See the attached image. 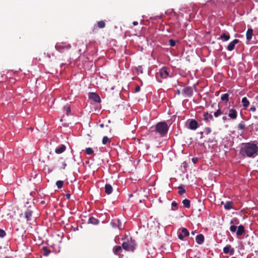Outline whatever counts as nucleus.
Returning <instances> with one entry per match:
<instances>
[{
  "label": "nucleus",
  "mask_w": 258,
  "mask_h": 258,
  "mask_svg": "<svg viewBox=\"0 0 258 258\" xmlns=\"http://www.w3.org/2000/svg\"><path fill=\"white\" fill-rule=\"evenodd\" d=\"M67 166V164L66 163H63V169H64L65 167H66Z\"/></svg>",
  "instance_id": "50"
},
{
  "label": "nucleus",
  "mask_w": 258,
  "mask_h": 258,
  "mask_svg": "<svg viewBox=\"0 0 258 258\" xmlns=\"http://www.w3.org/2000/svg\"><path fill=\"white\" fill-rule=\"evenodd\" d=\"M203 116V119L207 122L214 120L213 116L212 114H204Z\"/></svg>",
  "instance_id": "16"
},
{
  "label": "nucleus",
  "mask_w": 258,
  "mask_h": 258,
  "mask_svg": "<svg viewBox=\"0 0 258 258\" xmlns=\"http://www.w3.org/2000/svg\"><path fill=\"white\" fill-rule=\"evenodd\" d=\"M225 117H224H224H223V119H225Z\"/></svg>",
  "instance_id": "56"
},
{
  "label": "nucleus",
  "mask_w": 258,
  "mask_h": 258,
  "mask_svg": "<svg viewBox=\"0 0 258 258\" xmlns=\"http://www.w3.org/2000/svg\"><path fill=\"white\" fill-rule=\"evenodd\" d=\"M229 113H237V112L235 109L231 108L229 110Z\"/></svg>",
  "instance_id": "44"
},
{
  "label": "nucleus",
  "mask_w": 258,
  "mask_h": 258,
  "mask_svg": "<svg viewBox=\"0 0 258 258\" xmlns=\"http://www.w3.org/2000/svg\"><path fill=\"white\" fill-rule=\"evenodd\" d=\"M93 150L91 148H87L85 150V152L87 155H91L93 153Z\"/></svg>",
  "instance_id": "32"
},
{
  "label": "nucleus",
  "mask_w": 258,
  "mask_h": 258,
  "mask_svg": "<svg viewBox=\"0 0 258 258\" xmlns=\"http://www.w3.org/2000/svg\"><path fill=\"white\" fill-rule=\"evenodd\" d=\"M170 69L167 67H163L161 68L159 73H157L159 75L160 77L162 79H166L168 77H171L172 76L169 74Z\"/></svg>",
  "instance_id": "4"
},
{
  "label": "nucleus",
  "mask_w": 258,
  "mask_h": 258,
  "mask_svg": "<svg viewBox=\"0 0 258 258\" xmlns=\"http://www.w3.org/2000/svg\"><path fill=\"white\" fill-rule=\"evenodd\" d=\"M238 229L236 231V235L237 236L241 235L244 232V227L243 225H240L238 227Z\"/></svg>",
  "instance_id": "20"
},
{
  "label": "nucleus",
  "mask_w": 258,
  "mask_h": 258,
  "mask_svg": "<svg viewBox=\"0 0 258 258\" xmlns=\"http://www.w3.org/2000/svg\"><path fill=\"white\" fill-rule=\"evenodd\" d=\"M110 224H111V225L113 228H115L117 227L119 229H121V226H122L121 222L120 221V220H119L118 219L116 221L113 220V221H111Z\"/></svg>",
  "instance_id": "13"
},
{
  "label": "nucleus",
  "mask_w": 258,
  "mask_h": 258,
  "mask_svg": "<svg viewBox=\"0 0 258 258\" xmlns=\"http://www.w3.org/2000/svg\"><path fill=\"white\" fill-rule=\"evenodd\" d=\"M189 234V231L185 228H182L181 230V232L178 234V238L183 240L186 236H188Z\"/></svg>",
  "instance_id": "10"
},
{
  "label": "nucleus",
  "mask_w": 258,
  "mask_h": 258,
  "mask_svg": "<svg viewBox=\"0 0 258 258\" xmlns=\"http://www.w3.org/2000/svg\"><path fill=\"white\" fill-rule=\"evenodd\" d=\"M239 130H244L245 128V125L242 123H240L238 125Z\"/></svg>",
  "instance_id": "36"
},
{
  "label": "nucleus",
  "mask_w": 258,
  "mask_h": 258,
  "mask_svg": "<svg viewBox=\"0 0 258 258\" xmlns=\"http://www.w3.org/2000/svg\"><path fill=\"white\" fill-rule=\"evenodd\" d=\"M239 42V39H235L232 42H231L227 46V49L229 51H232L234 48L236 44H237Z\"/></svg>",
  "instance_id": "12"
},
{
  "label": "nucleus",
  "mask_w": 258,
  "mask_h": 258,
  "mask_svg": "<svg viewBox=\"0 0 258 258\" xmlns=\"http://www.w3.org/2000/svg\"><path fill=\"white\" fill-rule=\"evenodd\" d=\"M66 149V147L64 145H61L59 147L56 148L55 150V152L56 154H59L63 153Z\"/></svg>",
  "instance_id": "17"
},
{
  "label": "nucleus",
  "mask_w": 258,
  "mask_h": 258,
  "mask_svg": "<svg viewBox=\"0 0 258 258\" xmlns=\"http://www.w3.org/2000/svg\"><path fill=\"white\" fill-rule=\"evenodd\" d=\"M135 240H132V238H131L130 241L122 243V247L125 250L133 251L135 249Z\"/></svg>",
  "instance_id": "3"
},
{
  "label": "nucleus",
  "mask_w": 258,
  "mask_h": 258,
  "mask_svg": "<svg viewBox=\"0 0 258 258\" xmlns=\"http://www.w3.org/2000/svg\"><path fill=\"white\" fill-rule=\"evenodd\" d=\"M100 126L101 127H104V124H103V123H102V124H100Z\"/></svg>",
  "instance_id": "53"
},
{
  "label": "nucleus",
  "mask_w": 258,
  "mask_h": 258,
  "mask_svg": "<svg viewBox=\"0 0 258 258\" xmlns=\"http://www.w3.org/2000/svg\"><path fill=\"white\" fill-rule=\"evenodd\" d=\"M140 90V87L139 86H137L135 88V92H137Z\"/></svg>",
  "instance_id": "45"
},
{
  "label": "nucleus",
  "mask_w": 258,
  "mask_h": 258,
  "mask_svg": "<svg viewBox=\"0 0 258 258\" xmlns=\"http://www.w3.org/2000/svg\"><path fill=\"white\" fill-rule=\"evenodd\" d=\"M177 203L175 202V201H173L172 202V204H171V206H172V210H176L177 209Z\"/></svg>",
  "instance_id": "33"
},
{
  "label": "nucleus",
  "mask_w": 258,
  "mask_h": 258,
  "mask_svg": "<svg viewBox=\"0 0 258 258\" xmlns=\"http://www.w3.org/2000/svg\"><path fill=\"white\" fill-rule=\"evenodd\" d=\"M89 97L96 102H100L101 99L99 96L96 93L91 92L89 93Z\"/></svg>",
  "instance_id": "11"
},
{
  "label": "nucleus",
  "mask_w": 258,
  "mask_h": 258,
  "mask_svg": "<svg viewBox=\"0 0 258 258\" xmlns=\"http://www.w3.org/2000/svg\"><path fill=\"white\" fill-rule=\"evenodd\" d=\"M4 258H9L8 256H6Z\"/></svg>",
  "instance_id": "58"
},
{
  "label": "nucleus",
  "mask_w": 258,
  "mask_h": 258,
  "mask_svg": "<svg viewBox=\"0 0 258 258\" xmlns=\"http://www.w3.org/2000/svg\"><path fill=\"white\" fill-rule=\"evenodd\" d=\"M42 250H43V254L44 256H47L51 252L50 250L46 246H43Z\"/></svg>",
  "instance_id": "26"
},
{
  "label": "nucleus",
  "mask_w": 258,
  "mask_h": 258,
  "mask_svg": "<svg viewBox=\"0 0 258 258\" xmlns=\"http://www.w3.org/2000/svg\"><path fill=\"white\" fill-rule=\"evenodd\" d=\"M241 103L244 110L247 109V108L249 105V101L246 97L242 98L241 100Z\"/></svg>",
  "instance_id": "14"
},
{
  "label": "nucleus",
  "mask_w": 258,
  "mask_h": 258,
  "mask_svg": "<svg viewBox=\"0 0 258 258\" xmlns=\"http://www.w3.org/2000/svg\"><path fill=\"white\" fill-rule=\"evenodd\" d=\"M232 202L228 201L224 205V208L226 210H230L232 208Z\"/></svg>",
  "instance_id": "27"
},
{
  "label": "nucleus",
  "mask_w": 258,
  "mask_h": 258,
  "mask_svg": "<svg viewBox=\"0 0 258 258\" xmlns=\"http://www.w3.org/2000/svg\"><path fill=\"white\" fill-rule=\"evenodd\" d=\"M182 204H183L184 206L186 208H189L190 205V201L188 199H184L182 201Z\"/></svg>",
  "instance_id": "28"
},
{
  "label": "nucleus",
  "mask_w": 258,
  "mask_h": 258,
  "mask_svg": "<svg viewBox=\"0 0 258 258\" xmlns=\"http://www.w3.org/2000/svg\"><path fill=\"white\" fill-rule=\"evenodd\" d=\"M169 42L171 46H174L175 45V41L173 39H170Z\"/></svg>",
  "instance_id": "41"
},
{
  "label": "nucleus",
  "mask_w": 258,
  "mask_h": 258,
  "mask_svg": "<svg viewBox=\"0 0 258 258\" xmlns=\"http://www.w3.org/2000/svg\"><path fill=\"white\" fill-rule=\"evenodd\" d=\"M71 47L70 44L63 45L61 44H56L55 46V49L60 53L64 52L65 50H69Z\"/></svg>",
  "instance_id": "6"
},
{
  "label": "nucleus",
  "mask_w": 258,
  "mask_h": 258,
  "mask_svg": "<svg viewBox=\"0 0 258 258\" xmlns=\"http://www.w3.org/2000/svg\"><path fill=\"white\" fill-rule=\"evenodd\" d=\"M169 127L167 123L165 121H161L156 124L155 127V130L161 136H165L168 131Z\"/></svg>",
  "instance_id": "2"
},
{
  "label": "nucleus",
  "mask_w": 258,
  "mask_h": 258,
  "mask_svg": "<svg viewBox=\"0 0 258 258\" xmlns=\"http://www.w3.org/2000/svg\"><path fill=\"white\" fill-rule=\"evenodd\" d=\"M176 93L177 95H179L180 94V91L179 89L176 90Z\"/></svg>",
  "instance_id": "49"
},
{
  "label": "nucleus",
  "mask_w": 258,
  "mask_h": 258,
  "mask_svg": "<svg viewBox=\"0 0 258 258\" xmlns=\"http://www.w3.org/2000/svg\"><path fill=\"white\" fill-rule=\"evenodd\" d=\"M71 197V195L69 194H66V198L67 199H70Z\"/></svg>",
  "instance_id": "46"
},
{
  "label": "nucleus",
  "mask_w": 258,
  "mask_h": 258,
  "mask_svg": "<svg viewBox=\"0 0 258 258\" xmlns=\"http://www.w3.org/2000/svg\"><path fill=\"white\" fill-rule=\"evenodd\" d=\"M122 246H119V245L115 246L113 248V253L116 255L118 254L119 251H120L122 249Z\"/></svg>",
  "instance_id": "21"
},
{
  "label": "nucleus",
  "mask_w": 258,
  "mask_h": 258,
  "mask_svg": "<svg viewBox=\"0 0 258 258\" xmlns=\"http://www.w3.org/2000/svg\"><path fill=\"white\" fill-rule=\"evenodd\" d=\"M253 35V30L251 28H248L246 33V39L250 40Z\"/></svg>",
  "instance_id": "19"
},
{
  "label": "nucleus",
  "mask_w": 258,
  "mask_h": 258,
  "mask_svg": "<svg viewBox=\"0 0 258 258\" xmlns=\"http://www.w3.org/2000/svg\"><path fill=\"white\" fill-rule=\"evenodd\" d=\"M223 252L225 254H229L230 255H232L235 252V250L231 245L228 244L223 248Z\"/></svg>",
  "instance_id": "9"
},
{
  "label": "nucleus",
  "mask_w": 258,
  "mask_h": 258,
  "mask_svg": "<svg viewBox=\"0 0 258 258\" xmlns=\"http://www.w3.org/2000/svg\"><path fill=\"white\" fill-rule=\"evenodd\" d=\"M32 215V212L30 210H27L25 212V218L27 219L28 221L30 220Z\"/></svg>",
  "instance_id": "22"
},
{
  "label": "nucleus",
  "mask_w": 258,
  "mask_h": 258,
  "mask_svg": "<svg viewBox=\"0 0 258 258\" xmlns=\"http://www.w3.org/2000/svg\"><path fill=\"white\" fill-rule=\"evenodd\" d=\"M204 236L202 234H198L196 237V242L199 244H202L204 242Z\"/></svg>",
  "instance_id": "15"
},
{
  "label": "nucleus",
  "mask_w": 258,
  "mask_h": 258,
  "mask_svg": "<svg viewBox=\"0 0 258 258\" xmlns=\"http://www.w3.org/2000/svg\"><path fill=\"white\" fill-rule=\"evenodd\" d=\"M192 162L194 163H196V162H197V158H193L192 159Z\"/></svg>",
  "instance_id": "47"
},
{
  "label": "nucleus",
  "mask_w": 258,
  "mask_h": 258,
  "mask_svg": "<svg viewBox=\"0 0 258 258\" xmlns=\"http://www.w3.org/2000/svg\"><path fill=\"white\" fill-rule=\"evenodd\" d=\"M99 220L93 217H91L89 218V223L93 224H97L99 223Z\"/></svg>",
  "instance_id": "25"
},
{
  "label": "nucleus",
  "mask_w": 258,
  "mask_h": 258,
  "mask_svg": "<svg viewBox=\"0 0 258 258\" xmlns=\"http://www.w3.org/2000/svg\"><path fill=\"white\" fill-rule=\"evenodd\" d=\"M132 108L128 104H120L118 106V111L119 112H130Z\"/></svg>",
  "instance_id": "8"
},
{
  "label": "nucleus",
  "mask_w": 258,
  "mask_h": 258,
  "mask_svg": "<svg viewBox=\"0 0 258 258\" xmlns=\"http://www.w3.org/2000/svg\"><path fill=\"white\" fill-rule=\"evenodd\" d=\"M240 152L243 156L254 157L258 154V146L254 143H246L243 144Z\"/></svg>",
  "instance_id": "1"
},
{
  "label": "nucleus",
  "mask_w": 258,
  "mask_h": 258,
  "mask_svg": "<svg viewBox=\"0 0 258 258\" xmlns=\"http://www.w3.org/2000/svg\"><path fill=\"white\" fill-rule=\"evenodd\" d=\"M215 113H221V111L220 109L217 110Z\"/></svg>",
  "instance_id": "51"
},
{
  "label": "nucleus",
  "mask_w": 258,
  "mask_h": 258,
  "mask_svg": "<svg viewBox=\"0 0 258 258\" xmlns=\"http://www.w3.org/2000/svg\"><path fill=\"white\" fill-rule=\"evenodd\" d=\"M191 234H192V235H195V231H191Z\"/></svg>",
  "instance_id": "54"
},
{
  "label": "nucleus",
  "mask_w": 258,
  "mask_h": 258,
  "mask_svg": "<svg viewBox=\"0 0 258 258\" xmlns=\"http://www.w3.org/2000/svg\"><path fill=\"white\" fill-rule=\"evenodd\" d=\"M229 114V116L231 119H235L236 118L237 114Z\"/></svg>",
  "instance_id": "42"
},
{
  "label": "nucleus",
  "mask_w": 258,
  "mask_h": 258,
  "mask_svg": "<svg viewBox=\"0 0 258 258\" xmlns=\"http://www.w3.org/2000/svg\"><path fill=\"white\" fill-rule=\"evenodd\" d=\"M133 24L134 26H136V25H137L138 24V22H137V21H134V22H133Z\"/></svg>",
  "instance_id": "48"
},
{
  "label": "nucleus",
  "mask_w": 258,
  "mask_h": 258,
  "mask_svg": "<svg viewBox=\"0 0 258 258\" xmlns=\"http://www.w3.org/2000/svg\"><path fill=\"white\" fill-rule=\"evenodd\" d=\"M220 114H214V116H215V117H218V116H219V115H220Z\"/></svg>",
  "instance_id": "52"
},
{
  "label": "nucleus",
  "mask_w": 258,
  "mask_h": 258,
  "mask_svg": "<svg viewBox=\"0 0 258 258\" xmlns=\"http://www.w3.org/2000/svg\"><path fill=\"white\" fill-rule=\"evenodd\" d=\"M188 128L191 130H196L199 126L198 122L194 119H189L186 121Z\"/></svg>",
  "instance_id": "5"
},
{
  "label": "nucleus",
  "mask_w": 258,
  "mask_h": 258,
  "mask_svg": "<svg viewBox=\"0 0 258 258\" xmlns=\"http://www.w3.org/2000/svg\"><path fill=\"white\" fill-rule=\"evenodd\" d=\"M221 100L222 101L227 102L229 100V94L228 93H225L221 95Z\"/></svg>",
  "instance_id": "24"
},
{
  "label": "nucleus",
  "mask_w": 258,
  "mask_h": 258,
  "mask_svg": "<svg viewBox=\"0 0 258 258\" xmlns=\"http://www.w3.org/2000/svg\"><path fill=\"white\" fill-rule=\"evenodd\" d=\"M255 110H256V108L254 105H252L250 107V109H249V111H252V112L255 111Z\"/></svg>",
  "instance_id": "43"
},
{
  "label": "nucleus",
  "mask_w": 258,
  "mask_h": 258,
  "mask_svg": "<svg viewBox=\"0 0 258 258\" xmlns=\"http://www.w3.org/2000/svg\"><path fill=\"white\" fill-rule=\"evenodd\" d=\"M230 37L229 33H223L222 35H221L220 38L223 40V41H227L230 39Z\"/></svg>",
  "instance_id": "23"
},
{
  "label": "nucleus",
  "mask_w": 258,
  "mask_h": 258,
  "mask_svg": "<svg viewBox=\"0 0 258 258\" xmlns=\"http://www.w3.org/2000/svg\"><path fill=\"white\" fill-rule=\"evenodd\" d=\"M136 70L138 73H140L141 74H142L143 73V69L141 66H139L138 67H137Z\"/></svg>",
  "instance_id": "39"
},
{
  "label": "nucleus",
  "mask_w": 258,
  "mask_h": 258,
  "mask_svg": "<svg viewBox=\"0 0 258 258\" xmlns=\"http://www.w3.org/2000/svg\"><path fill=\"white\" fill-rule=\"evenodd\" d=\"M205 133L208 135V134H209L211 133V129L210 127H206L205 128Z\"/></svg>",
  "instance_id": "40"
},
{
  "label": "nucleus",
  "mask_w": 258,
  "mask_h": 258,
  "mask_svg": "<svg viewBox=\"0 0 258 258\" xmlns=\"http://www.w3.org/2000/svg\"><path fill=\"white\" fill-rule=\"evenodd\" d=\"M64 111H66V113H70L71 111V107L69 105H67L63 108Z\"/></svg>",
  "instance_id": "34"
},
{
  "label": "nucleus",
  "mask_w": 258,
  "mask_h": 258,
  "mask_svg": "<svg viewBox=\"0 0 258 258\" xmlns=\"http://www.w3.org/2000/svg\"><path fill=\"white\" fill-rule=\"evenodd\" d=\"M182 93L185 97H190L193 94L192 88L189 86L186 87L183 89Z\"/></svg>",
  "instance_id": "7"
},
{
  "label": "nucleus",
  "mask_w": 258,
  "mask_h": 258,
  "mask_svg": "<svg viewBox=\"0 0 258 258\" xmlns=\"http://www.w3.org/2000/svg\"><path fill=\"white\" fill-rule=\"evenodd\" d=\"M97 25L99 28L102 29V28H104L105 27L106 24H105V23L103 21H100L98 22Z\"/></svg>",
  "instance_id": "30"
},
{
  "label": "nucleus",
  "mask_w": 258,
  "mask_h": 258,
  "mask_svg": "<svg viewBox=\"0 0 258 258\" xmlns=\"http://www.w3.org/2000/svg\"><path fill=\"white\" fill-rule=\"evenodd\" d=\"M60 121H62V118H61V119H60Z\"/></svg>",
  "instance_id": "57"
},
{
  "label": "nucleus",
  "mask_w": 258,
  "mask_h": 258,
  "mask_svg": "<svg viewBox=\"0 0 258 258\" xmlns=\"http://www.w3.org/2000/svg\"><path fill=\"white\" fill-rule=\"evenodd\" d=\"M110 143V140L107 136H104L103 138V139H102V144H103L106 145V144Z\"/></svg>",
  "instance_id": "29"
},
{
  "label": "nucleus",
  "mask_w": 258,
  "mask_h": 258,
  "mask_svg": "<svg viewBox=\"0 0 258 258\" xmlns=\"http://www.w3.org/2000/svg\"><path fill=\"white\" fill-rule=\"evenodd\" d=\"M178 188L179 189V190L178 191V194L179 195H181L185 192V190L184 188H183L181 186H179Z\"/></svg>",
  "instance_id": "37"
},
{
  "label": "nucleus",
  "mask_w": 258,
  "mask_h": 258,
  "mask_svg": "<svg viewBox=\"0 0 258 258\" xmlns=\"http://www.w3.org/2000/svg\"><path fill=\"white\" fill-rule=\"evenodd\" d=\"M105 192L107 195H110L112 193L113 188L110 184H106L105 185Z\"/></svg>",
  "instance_id": "18"
},
{
  "label": "nucleus",
  "mask_w": 258,
  "mask_h": 258,
  "mask_svg": "<svg viewBox=\"0 0 258 258\" xmlns=\"http://www.w3.org/2000/svg\"><path fill=\"white\" fill-rule=\"evenodd\" d=\"M200 134L202 136V135H203V132H201L200 133ZM201 138H202V136L201 137Z\"/></svg>",
  "instance_id": "55"
},
{
  "label": "nucleus",
  "mask_w": 258,
  "mask_h": 258,
  "mask_svg": "<svg viewBox=\"0 0 258 258\" xmlns=\"http://www.w3.org/2000/svg\"><path fill=\"white\" fill-rule=\"evenodd\" d=\"M63 184V181L61 180H58L56 182V185L58 188H61Z\"/></svg>",
  "instance_id": "31"
},
{
  "label": "nucleus",
  "mask_w": 258,
  "mask_h": 258,
  "mask_svg": "<svg viewBox=\"0 0 258 258\" xmlns=\"http://www.w3.org/2000/svg\"><path fill=\"white\" fill-rule=\"evenodd\" d=\"M6 235V232L2 229H0V237L3 238Z\"/></svg>",
  "instance_id": "35"
},
{
  "label": "nucleus",
  "mask_w": 258,
  "mask_h": 258,
  "mask_svg": "<svg viewBox=\"0 0 258 258\" xmlns=\"http://www.w3.org/2000/svg\"><path fill=\"white\" fill-rule=\"evenodd\" d=\"M236 229H237V227L235 225H231L230 227V230L232 232H235L236 230Z\"/></svg>",
  "instance_id": "38"
}]
</instances>
